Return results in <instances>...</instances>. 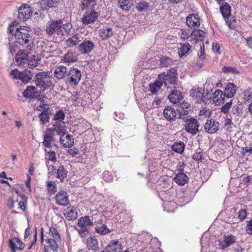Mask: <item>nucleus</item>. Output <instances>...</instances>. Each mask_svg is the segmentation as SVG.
I'll return each instance as SVG.
<instances>
[{
	"label": "nucleus",
	"mask_w": 252,
	"mask_h": 252,
	"mask_svg": "<svg viewBox=\"0 0 252 252\" xmlns=\"http://www.w3.org/2000/svg\"><path fill=\"white\" fill-rule=\"evenodd\" d=\"M10 34L14 36L15 42L24 45L29 43L32 39V32L30 27H19L18 23L15 21L8 28Z\"/></svg>",
	"instance_id": "f257e3e1"
},
{
	"label": "nucleus",
	"mask_w": 252,
	"mask_h": 252,
	"mask_svg": "<svg viewBox=\"0 0 252 252\" xmlns=\"http://www.w3.org/2000/svg\"><path fill=\"white\" fill-rule=\"evenodd\" d=\"M158 79L162 83V85L166 87L169 85H173L175 88V85L177 84L178 79L177 70L171 68L166 72L158 75Z\"/></svg>",
	"instance_id": "f03ea898"
},
{
	"label": "nucleus",
	"mask_w": 252,
	"mask_h": 252,
	"mask_svg": "<svg viewBox=\"0 0 252 252\" xmlns=\"http://www.w3.org/2000/svg\"><path fill=\"white\" fill-rule=\"evenodd\" d=\"M52 77L48 72L35 73V83L36 86L45 90L52 85Z\"/></svg>",
	"instance_id": "7ed1b4c3"
},
{
	"label": "nucleus",
	"mask_w": 252,
	"mask_h": 252,
	"mask_svg": "<svg viewBox=\"0 0 252 252\" xmlns=\"http://www.w3.org/2000/svg\"><path fill=\"white\" fill-rule=\"evenodd\" d=\"M81 78L80 71L76 68H71L66 75L65 83L68 86L74 87L78 84Z\"/></svg>",
	"instance_id": "20e7f679"
},
{
	"label": "nucleus",
	"mask_w": 252,
	"mask_h": 252,
	"mask_svg": "<svg viewBox=\"0 0 252 252\" xmlns=\"http://www.w3.org/2000/svg\"><path fill=\"white\" fill-rule=\"evenodd\" d=\"M34 50V44L33 42L30 43L27 46V50H20L16 54L15 60L18 65H24L28 62V54Z\"/></svg>",
	"instance_id": "39448f33"
},
{
	"label": "nucleus",
	"mask_w": 252,
	"mask_h": 252,
	"mask_svg": "<svg viewBox=\"0 0 252 252\" xmlns=\"http://www.w3.org/2000/svg\"><path fill=\"white\" fill-rule=\"evenodd\" d=\"M52 130L56 131L58 134L60 136V142L61 144L63 145L64 147H70V144H65L64 139H63V137L66 134L65 125L64 122L61 120L56 121L53 125Z\"/></svg>",
	"instance_id": "423d86ee"
},
{
	"label": "nucleus",
	"mask_w": 252,
	"mask_h": 252,
	"mask_svg": "<svg viewBox=\"0 0 252 252\" xmlns=\"http://www.w3.org/2000/svg\"><path fill=\"white\" fill-rule=\"evenodd\" d=\"M90 94L86 92H76L71 96V100L75 105L85 106L89 100Z\"/></svg>",
	"instance_id": "0eeeda50"
},
{
	"label": "nucleus",
	"mask_w": 252,
	"mask_h": 252,
	"mask_svg": "<svg viewBox=\"0 0 252 252\" xmlns=\"http://www.w3.org/2000/svg\"><path fill=\"white\" fill-rule=\"evenodd\" d=\"M61 22V20H51L48 22L45 30L46 33L49 35L55 34L59 35V34H61L62 32L59 30Z\"/></svg>",
	"instance_id": "6e6552de"
},
{
	"label": "nucleus",
	"mask_w": 252,
	"mask_h": 252,
	"mask_svg": "<svg viewBox=\"0 0 252 252\" xmlns=\"http://www.w3.org/2000/svg\"><path fill=\"white\" fill-rule=\"evenodd\" d=\"M199 126L198 121L195 118H191L186 119L185 129L187 132L194 135L198 132Z\"/></svg>",
	"instance_id": "1a4fd4ad"
},
{
	"label": "nucleus",
	"mask_w": 252,
	"mask_h": 252,
	"mask_svg": "<svg viewBox=\"0 0 252 252\" xmlns=\"http://www.w3.org/2000/svg\"><path fill=\"white\" fill-rule=\"evenodd\" d=\"M32 13V10L29 5L24 4L18 8V17L21 20L25 21L31 17Z\"/></svg>",
	"instance_id": "9d476101"
},
{
	"label": "nucleus",
	"mask_w": 252,
	"mask_h": 252,
	"mask_svg": "<svg viewBox=\"0 0 252 252\" xmlns=\"http://www.w3.org/2000/svg\"><path fill=\"white\" fill-rule=\"evenodd\" d=\"M220 12L224 19L226 24L228 26L230 27L231 25V20H229L231 16V6L226 2H224L220 8Z\"/></svg>",
	"instance_id": "9b49d317"
},
{
	"label": "nucleus",
	"mask_w": 252,
	"mask_h": 252,
	"mask_svg": "<svg viewBox=\"0 0 252 252\" xmlns=\"http://www.w3.org/2000/svg\"><path fill=\"white\" fill-rule=\"evenodd\" d=\"M98 17V13L94 10L87 11L81 19L82 23L85 25L94 23Z\"/></svg>",
	"instance_id": "f8f14e48"
},
{
	"label": "nucleus",
	"mask_w": 252,
	"mask_h": 252,
	"mask_svg": "<svg viewBox=\"0 0 252 252\" xmlns=\"http://www.w3.org/2000/svg\"><path fill=\"white\" fill-rule=\"evenodd\" d=\"M220 124L214 119L207 120L204 125L205 131L210 134L216 132L219 129Z\"/></svg>",
	"instance_id": "ddd939ff"
},
{
	"label": "nucleus",
	"mask_w": 252,
	"mask_h": 252,
	"mask_svg": "<svg viewBox=\"0 0 252 252\" xmlns=\"http://www.w3.org/2000/svg\"><path fill=\"white\" fill-rule=\"evenodd\" d=\"M23 95L27 99H39V97L40 98L37 88L35 87L32 86H29L27 87L26 90L23 92Z\"/></svg>",
	"instance_id": "4468645a"
},
{
	"label": "nucleus",
	"mask_w": 252,
	"mask_h": 252,
	"mask_svg": "<svg viewBox=\"0 0 252 252\" xmlns=\"http://www.w3.org/2000/svg\"><path fill=\"white\" fill-rule=\"evenodd\" d=\"M94 46L93 42L86 39L78 46V50L82 54H87L93 50Z\"/></svg>",
	"instance_id": "2eb2a0df"
},
{
	"label": "nucleus",
	"mask_w": 252,
	"mask_h": 252,
	"mask_svg": "<svg viewBox=\"0 0 252 252\" xmlns=\"http://www.w3.org/2000/svg\"><path fill=\"white\" fill-rule=\"evenodd\" d=\"M187 25L191 29L198 28L200 26V19L197 14H189L186 18Z\"/></svg>",
	"instance_id": "dca6fc26"
},
{
	"label": "nucleus",
	"mask_w": 252,
	"mask_h": 252,
	"mask_svg": "<svg viewBox=\"0 0 252 252\" xmlns=\"http://www.w3.org/2000/svg\"><path fill=\"white\" fill-rule=\"evenodd\" d=\"M56 203L60 206H66L69 204L68 196L66 192L60 190L56 196Z\"/></svg>",
	"instance_id": "f3484780"
},
{
	"label": "nucleus",
	"mask_w": 252,
	"mask_h": 252,
	"mask_svg": "<svg viewBox=\"0 0 252 252\" xmlns=\"http://www.w3.org/2000/svg\"><path fill=\"white\" fill-rule=\"evenodd\" d=\"M236 237L231 235L224 236L223 240H219V246L221 249H224L235 243Z\"/></svg>",
	"instance_id": "a211bd4d"
},
{
	"label": "nucleus",
	"mask_w": 252,
	"mask_h": 252,
	"mask_svg": "<svg viewBox=\"0 0 252 252\" xmlns=\"http://www.w3.org/2000/svg\"><path fill=\"white\" fill-rule=\"evenodd\" d=\"M226 97L223 92L220 90H216L213 94V101L217 105H220L224 102Z\"/></svg>",
	"instance_id": "6ab92c4d"
},
{
	"label": "nucleus",
	"mask_w": 252,
	"mask_h": 252,
	"mask_svg": "<svg viewBox=\"0 0 252 252\" xmlns=\"http://www.w3.org/2000/svg\"><path fill=\"white\" fill-rule=\"evenodd\" d=\"M113 34V31L107 26H102L99 30V35L102 40H106L111 37Z\"/></svg>",
	"instance_id": "aec40b11"
},
{
	"label": "nucleus",
	"mask_w": 252,
	"mask_h": 252,
	"mask_svg": "<svg viewBox=\"0 0 252 252\" xmlns=\"http://www.w3.org/2000/svg\"><path fill=\"white\" fill-rule=\"evenodd\" d=\"M106 248L110 252H121L123 246L118 240H112L107 245Z\"/></svg>",
	"instance_id": "412c9836"
},
{
	"label": "nucleus",
	"mask_w": 252,
	"mask_h": 252,
	"mask_svg": "<svg viewBox=\"0 0 252 252\" xmlns=\"http://www.w3.org/2000/svg\"><path fill=\"white\" fill-rule=\"evenodd\" d=\"M54 132L51 128H47L44 135L43 145L46 147H51L52 142L54 141Z\"/></svg>",
	"instance_id": "4be33fe9"
},
{
	"label": "nucleus",
	"mask_w": 252,
	"mask_h": 252,
	"mask_svg": "<svg viewBox=\"0 0 252 252\" xmlns=\"http://www.w3.org/2000/svg\"><path fill=\"white\" fill-rule=\"evenodd\" d=\"M177 111L179 114L180 118L185 119V116L187 115L190 111L189 105L188 102H183L179 106Z\"/></svg>",
	"instance_id": "5701e85b"
},
{
	"label": "nucleus",
	"mask_w": 252,
	"mask_h": 252,
	"mask_svg": "<svg viewBox=\"0 0 252 252\" xmlns=\"http://www.w3.org/2000/svg\"><path fill=\"white\" fill-rule=\"evenodd\" d=\"M238 89L237 86L233 83H228L223 92L227 98H230L234 96Z\"/></svg>",
	"instance_id": "b1692460"
},
{
	"label": "nucleus",
	"mask_w": 252,
	"mask_h": 252,
	"mask_svg": "<svg viewBox=\"0 0 252 252\" xmlns=\"http://www.w3.org/2000/svg\"><path fill=\"white\" fill-rule=\"evenodd\" d=\"M9 245L13 252H15L16 250H22L24 248V244L16 237L9 240Z\"/></svg>",
	"instance_id": "393cba45"
},
{
	"label": "nucleus",
	"mask_w": 252,
	"mask_h": 252,
	"mask_svg": "<svg viewBox=\"0 0 252 252\" xmlns=\"http://www.w3.org/2000/svg\"><path fill=\"white\" fill-rule=\"evenodd\" d=\"M163 114L167 120L171 121L175 119L177 113L175 109L170 106H167L164 108Z\"/></svg>",
	"instance_id": "a878e982"
},
{
	"label": "nucleus",
	"mask_w": 252,
	"mask_h": 252,
	"mask_svg": "<svg viewBox=\"0 0 252 252\" xmlns=\"http://www.w3.org/2000/svg\"><path fill=\"white\" fill-rule=\"evenodd\" d=\"M64 215L65 218L69 220H75L77 217L76 209L72 206H69L64 210Z\"/></svg>",
	"instance_id": "bb28decb"
},
{
	"label": "nucleus",
	"mask_w": 252,
	"mask_h": 252,
	"mask_svg": "<svg viewBox=\"0 0 252 252\" xmlns=\"http://www.w3.org/2000/svg\"><path fill=\"white\" fill-rule=\"evenodd\" d=\"M67 72L68 71L67 70V68L65 66L60 65L55 69L54 71V75L57 79H61L64 77L65 79Z\"/></svg>",
	"instance_id": "cd10ccee"
},
{
	"label": "nucleus",
	"mask_w": 252,
	"mask_h": 252,
	"mask_svg": "<svg viewBox=\"0 0 252 252\" xmlns=\"http://www.w3.org/2000/svg\"><path fill=\"white\" fill-rule=\"evenodd\" d=\"M58 2L59 0H41L40 4L43 9H48L57 6Z\"/></svg>",
	"instance_id": "c85d7f7f"
},
{
	"label": "nucleus",
	"mask_w": 252,
	"mask_h": 252,
	"mask_svg": "<svg viewBox=\"0 0 252 252\" xmlns=\"http://www.w3.org/2000/svg\"><path fill=\"white\" fill-rule=\"evenodd\" d=\"M93 225V222L89 217L85 216L79 218L78 220L77 225L79 227H86L90 228Z\"/></svg>",
	"instance_id": "c756f323"
},
{
	"label": "nucleus",
	"mask_w": 252,
	"mask_h": 252,
	"mask_svg": "<svg viewBox=\"0 0 252 252\" xmlns=\"http://www.w3.org/2000/svg\"><path fill=\"white\" fill-rule=\"evenodd\" d=\"M174 180L175 183L178 185L184 186L188 182L189 178L185 173L181 172L176 175Z\"/></svg>",
	"instance_id": "7c9ffc66"
},
{
	"label": "nucleus",
	"mask_w": 252,
	"mask_h": 252,
	"mask_svg": "<svg viewBox=\"0 0 252 252\" xmlns=\"http://www.w3.org/2000/svg\"><path fill=\"white\" fill-rule=\"evenodd\" d=\"M81 35L80 34H76L66 40L67 47H72L76 46L81 40Z\"/></svg>",
	"instance_id": "2f4dec72"
},
{
	"label": "nucleus",
	"mask_w": 252,
	"mask_h": 252,
	"mask_svg": "<svg viewBox=\"0 0 252 252\" xmlns=\"http://www.w3.org/2000/svg\"><path fill=\"white\" fill-rule=\"evenodd\" d=\"M33 76V73L30 70H25L20 72L19 79L24 83H28L30 82Z\"/></svg>",
	"instance_id": "473e14b6"
},
{
	"label": "nucleus",
	"mask_w": 252,
	"mask_h": 252,
	"mask_svg": "<svg viewBox=\"0 0 252 252\" xmlns=\"http://www.w3.org/2000/svg\"><path fill=\"white\" fill-rule=\"evenodd\" d=\"M168 98L171 102L175 104L182 99V96L180 91L173 90L169 95Z\"/></svg>",
	"instance_id": "72a5a7b5"
},
{
	"label": "nucleus",
	"mask_w": 252,
	"mask_h": 252,
	"mask_svg": "<svg viewBox=\"0 0 252 252\" xmlns=\"http://www.w3.org/2000/svg\"><path fill=\"white\" fill-rule=\"evenodd\" d=\"M243 113V110L241 106L239 104L234 105L231 110L229 116L231 118L234 117L235 119H237L240 115Z\"/></svg>",
	"instance_id": "f704fd0d"
},
{
	"label": "nucleus",
	"mask_w": 252,
	"mask_h": 252,
	"mask_svg": "<svg viewBox=\"0 0 252 252\" xmlns=\"http://www.w3.org/2000/svg\"><path fill=\"white\" fill-rule=\"evenodd\" d=\"M72 25L70 23H65L63 24L61 21L60 23V27L59 29L60 31H61V34H59V35H65L69 33Z\"/></svg>",
	"instance_id": "c9c22d12"
},
{
	"label": "nucleus",
	"mask_w": 252,
	"mask_h": 252,
	"mask_svg": "<svg viewBox=\"0 0 252 252\" xmlns=\"http://www.w3.org/2000/svg\"><path fill=\"white\" fill-rule=\"evenodd\" d=\"M87 245L88 249L92 251H96L98 249L97 240L92 236H90L87 239Z\"/></svg>",
	"instance_id": "e433bc0d"
},
{
	"label": "nucleus",
	"mask_w": 252,
	"mask_h": 252,
	"mask_svg": "<svg viewBox=\"0 0 252 252\" xmlns=\"http://www.w3.org/2000/svg\"><path fill=\"white\" fill-rule=\"evenodd\" d=\"M133 0H119L120 7L124 11H128L133 4Z\"/></svg>",
	"instance_id": "4c0bfd02"
},
{
	"label": "nucleus",
	"mask_w": 252,
	"mask_h": 252,
	"mask_svg": "<svg viewBox=\"0 0 252 252\" xmlns=\"http://www.w3.org/2000/svg\"><path fill=\"white\" fill-rule=\"evenodd\" d=\"M77 55L75 52H68L63 56V61L65 63H73L77 61Z\"/></svg>",
	"instance_id": "58836bf2"
},
{
	"label": "nucleus",
	"mask_w": 252,
	"mask_h": 252,
	"mask_svg": "<svg viewBox=\"0 0 252 252\" xmlns=\"http://www.w3.org/2000/svg\"><path fill=\"white\" fill-rule=\"evenodd\" d=\"M67 171L63 165L59 167L57 171V178L63 182L67 177Z\"/></svg>",
	"instance_id": "ea45409f"
},
{
	"label": "nucleus",
	"mask_w": 252,
	"mask_h": 252,
	"mask_svg": "<svg viewBox=\"0 0 252 252\" xmlns=\"http://www.w3.org/2000/svg\"><path fill=\"white\" fill-rule=\"evenodd\" d=\"M172 149L175 152L182 154L185 149V144L182 141L175 142L172 146Z\"/></svg>",
	"instance_id": "a19ab883"
},
{
	"label": "nucleus",
	"mask_w": 252,
	"mask_h": 252,
	"mask_svg": "<svg viewBox=\"0 0 252 252\" xmlns=\"http://www.w3.org/2000/svg\"><path fill=\"white\" fill-rule=\"evenodd\" d=\"M174 63V61L166 56H162L160 59L159 65L162 67H165L172 65Z\"/></svg>",
	"instance_id": "79ce46f5"
},
{
	"label": "nucleus",
	"mask_w": 252,
	"mask_h": 252,
	"mask_svg": "<svg viewBox=\"0 0 252 252\" xmlns=\"http://www.w3.org/2000/svg\"><path fill=\"white\" fill-rule=\"evenodd\" d=\"M161 86H162V83L158 79L154 83L149 85V91L152 94H156L160 89Z\"/></svg>",
	"instance_id": "37998d69"
},
{
	"label": "nucleus",
	"mask_w": 252,
	"mask_h": 252,
	"mask_svg": "<svg viewBox=\"0 0 252 252\" xmlns=\"http://www.w3.org/2000/svg\"><path fill=\"white\" fill-rule=\"evenodd\" d=\"M190 46L188 43H186L183 44H181V47L179 48L178 51L179 56L180 57H183L186 54L188 53L189 51Z\"/></svg>",
	"instance_id": "c03bdc74"
},
{
	"label": "nucleus",
	"mask_w": 252,
	"mask_h": 252,
	"mask_svg": "<svg viewBox=\"0 0 252 252\" xmlns=\"http://www.w3.org/2000/svg\"><path fill=\"white\" fill-rule=\"evenodd\" d=\"M95 231L101 235H105L110 232L111 230L109 229L106 224L97 226L95 228Z\"/></svg>",
	"instance_id": "a18cd8bd"
},
{
	"label": "nucleus",
	"mask_w": 252,
	"mask_h": 252,
	"mask_svg": "<svg viewBox=\"0 0 252 252\" xmlns=\"http://www.w3.org/2000/svg\"><path fill=\"white\" fill-rule=\"evenodd\" d=\"M205 34L206 33L201 30H194L191 33V35L194 36L196 41L201 40Z\"/></svg>",
	"instance_id": "49530a36"
},
{
	"label": "nucleus",
	"mask_w": 252,
	"mask_h": 252,
	"mask_svg": "<svg viewBox=\"0 0 252 252\" xmlns=\"http://www.w3.org/2000/svg\"><path fill=\"white\" fill-rule=\"evenodd\" d=\"M28 60V64L30 67H34L36 66L39 63V59L38 57L32 55V57H29Z\"/></svg>",
	"instance_id": "de8ad7c7"
},
{
	"label": "nucleus",
	"mask_w": 252,
	"mask_h": 252,
	"mask_svg": "<svg viewBox=\"0 0 252 252\" xmlns=\"http://www.w3.org/2000/svg\"><path fill=\"white\" fill-rule=\"evenodd\" d=\"M40 122L42 125H45L49 122L50 116L48 112H41L39 116Z\"/></svg>",
	"instance_id": "09e8293b"
},
{
	"label": "nucleus",
	"mask_w": 252,
	"mask_h": 252,
	"mask_svg": "<svg viewBox=\"0 0 252 252\" xmlns=\"http://www.w3.org/2000/svg\"><path fill=\"white\" fill-rule=\"evenodd\" d=\"M222 70L224 73L227 74H235L239 73L237 68L235 67L224 66L222 68Z\"/></svg>",
	"instance_id": "8fccbe9b"
},
{
	"label": "nucleus",
	"mask_w": 252,
	"mask_h": 252,
	"mask_svg": "<svg viewBox=\"0 0 252 252\" xmlns=\"http://www.w3.org/2000/svg\"><path fill=\"white\" fill-rule=\"evenodd\" d=\"M96 4V0H84L82 1L83 9L85 8H93Z\"/></svg>",
	"instance_id": "3c124183"
},
{
	"label": "nucleus",
	"mask_w": 252,
	"mask_h": 252,
	"mask_svg": "<svg viewBox=\"0 0 252 252\" xmlns=\"http://www.w3.org/2000/svg\"><path fill=\"white\" fill-rule=\"evenodd\" d=\"M148 7V3L145 1H141L136 5V9L138 11L142 12L147 10Z\"/></svg>",
	"instance_id": "603ef678"
},
{
	"label": "nucleus",
	"mask_w": 252,
	"mask_h": 252,
	"mask_svg": "<svg viewBox=\"0 0 252 252\" xmlns=\"http://www.w3.org/2000/svg\"><path fill=\"white\" fill-rule=\"evenodd\" d=\"M47 189L50 193H54L57 191V187L56 184L53 181H50L47 184Z\"/></svg>",
	"instance_id": "864d4df0"
},
{
	"label": "nucleus",
	"mask_w": 252,
	"mask_h": 252,
	"mask_svg": "<svg viewBox=\"0 0 252 252\" xmlns=\"http://www.w3.org/2000/svg\"><path fill=\"white\" fill-rule=\"evenodd\" d=\"M243 97L245 100H252V89L250 88L243 92Z\"/></svg>",
	"instance_id": "5fc2aeb1"
},
{
	"label": "nucleus",
	"mask_w": 252,
	"mask_h": 252,
	"mask_svg": "<svg viewBox=\"0 0 252 252\" xmlns=\"http://www.w3.org/2000/svg\"><path fill=\"white\" fill-rule=\"evenodd\" d=\"M65 115L63 110H59L56 112L54 116V120L56 121H63L64 119Z\"/></svg>",
	"instance_id": "6e6d98bb"
},
{
	"label": "nucleus",
	"mask_w": 252,
	"mask_h": 252,
	"mask_svg": "<svg viewBox=\"0 0 252 252\" xmlns=\"http://www.w3.org/2000/svg\"><path fill=\"white\" fill-rule=\"evenodd\" d=\"M46 242L50 245V246L53 251L55 252L58 251V246L54 239H48L46 240Z\"/></svg>",
	"instance_id": "4d7b16f0"
},
{
	"label": "nucleus",
	"mask_w": 252,
	"mask_h": 252,
	"mask_svg": "<svg viewBox=\"0 0 252 252\" xmlns=\"http://www.w3.org/2000/svg\"><path fill=\"white\" fill-rule=\"evenodd\" d=\"M80 228L77 229V231L81 237H84L89 233L90 228L86 227H79Z\"/></svg>",
	"instance_id": "13d9d810"
},
{
	"label": "nucleus",
	"mask_w": 252,
	"mask_h": 252,
	"mask_svg": "<svg viewBox=\"0 0 252 252\" xmlns=\"http://www.w3.org/2000/svg\"><path fill=\"white\" fill-rule=\"evenodd\" d=\"M231 105L232 100H230L229 102H226L224 105H223L221 107V112L224 114H227L229 111Z\"/></svg>",
	"instance_id": "bf43d9fd"
},
{
	"label": "nucleus",
	"mask_w": 252,
	"mask_h": 252,
	"mask_svg": "<svg viewBox=\"0 0 252 252\" xmlns=\"http://www.w3.org/2000/svg\"><path fill=\"white\" fill-rule=\"evenodd\" d=\"M20 72L17 69H12L9 72L10 77L13 79H18L20 78Z\"/></svg>",
	"instance_id": "052dcab7"
},
{
	"label": "nucleus",
	"mask_w": 252,
	"mask_h": 252,
	"mask_svg": "<svg viewBox=\"0 0 252 252\" xmlns=\"http://www.w3.org/2000/svg\"><path fill=\"white\" fill-rule=\"evenodd\" d=\"M45 152L47 153V156L48 157V159L49 160H50L52 162H55L57 160L56 154L54 151H48L47 152L45 150Z\"/></svg>",
	"instance_id": "680f3d73"
},
{
	"label": "nucleus",
	"mask_w": 252,
	"mask_h": 252,
	"mask_svg": "<svg viewBox=\"0 0 252 252\" xmlns=\"http://www.w3.org/2000/svg\"><path fill=\"white\" fill-rule=\"evenodd\" d=\"M50 232L52 233L53 238L58 240L60 239V235L56 228L54 227H51L49 229Z\"/></svg>",
	"instance_id": "e2e57ef3"
},
{
	"label": "nucleus",
	"mask_w": 252,
	"mask_h": 252,
	"mask_svg": "<svg viewBox=\"0 0 252 252\" xmlns=\"http://www.w3.org/2000/svg\"><path fill=\"white\" fill-rule=\"evenodd\" d=\"M198 56L201 61H203L205 59V48L203 44L200 45V50L198 52Z\"/></svg>",
	"instance_id": "0e129e2a"
},
{
	"label": "nucleus",
	"mask_w": 252,
	"mask_h": 252,
	"mask_svg": "<svg viewBox=\"0 0 252 252\" xmlns=\"http://www.w3.org/2000/svg\"><path fill=\"white\" fill-rule=\"evenodd\" d=\"M190 95L193 97H200L201 95V92L199 88L192 89Z\"/></svg>",
	"instance_id": "69168bd1"
},
{
	"label": "nucleus",
	"mask_w": 252,
	"mask_h": 252,
	"mask_svg": "<svg viewBox=\"0 0 252 252\" xmlns=\"http://www.w3.org/2000/svg\"><path fill=\"white\" fill-rule=\"evenodd\" d=\"M103 179L106 182H110L113 180V177L108 171H105L103 174Z\"/></svg>",
	"instance_id": "338daca9"
},
{
	"label": "nucleus",
	"mask_w": 252,
	"mask_h": 252,
	"mask_svg": "<svg viewBox=\"0 0 252 252\" xmlns=\"http://www.w3.org/2000/svg\"><path fill=\"white\" fill-rule=\"evenodd\" d=\"M246 232L249 235L252 234V220L248 221L246 226Z\"/></svg>",
	"instance_id": "774afa93"
}]
</instances>
